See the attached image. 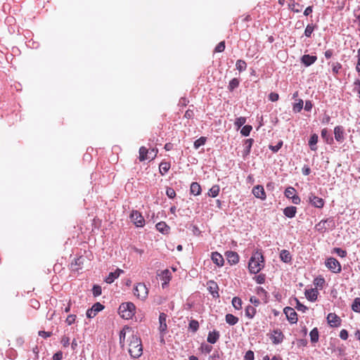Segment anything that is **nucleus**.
Returning <instances> with one entry per match:
<instances>
[{
	"label": "nucleus",
	"instance_id": "nucleus-1",
	"mask_svg": "<svg viewBox=\"0 0 360 360\" xmlns=\"http://www.w3.org/2000/svg\"><path fill=\"white\" fill-rule=\"evenodd\" d=\"M264 267V257L261 252H256L250 257L248 268L251 274H257Z\"/></svg>",
	"mask_w": 360,
	"mask_h": 360
},
{
	"label": "nucleus",
	"instance_id": "nucleus-2",
	"mask_svg": "<svg viewBox=\"0 0 360 360\" xmlns=\"http://www.w3.org/2000/svg\"><path fill=\"white\" fill-rule=\"evenodd\" d=\"M129 352L133 358H139L141 356L143 347L141 339L137 336L132 335L129 345Z\"/></svg>",
	"mask_w": 360,
	"mask_h": 360
},
{
	"label": "nucleus",
	"instance_id": "nucleus-3",
	"mask_svg": "<svg viewBox=\"0 0 360 360\" xmlns=\"http://www.w3.org/2000/svg\"><path fill=\"white\" fill-rule=\"evenodd\" d=\"M136 307L132 302H125L120 304L119 313L120 316L125 319L132 318L135 313Z\"/></svg>",
	"mask_w": 360,
	"mask_h": 360
},
{
	"label": "nucleus",
	"instance_id": "nucleus-4",
	"mask_svg": "<svg viewBox=\"0 0 360 360\" xmlns=\"http://www.w3.org/2000/svg\"><path fill=\"white\" fill-rule=\"evenodd\" d=\"M134 294L141 300H145L148 295V288L143 283H139L134 289Z\"/></svg>",
	"mask_w": 360,
	"mask_h": 360
},
{
	"label": "nucleus",
	"instance_id": "nucleus-5",
	"mask_svg": "<svg viewBox=\"0 0 360 360\" xmlns=\"http://www.w3.org/2000/svg\"><path fill=\"white\" fill-rule=\"evenodd\" d=\"M334 226V222L331 219L321 220L315 226V229L319 233H324L328 229H332Z\"/></svg>",
	"mask_w": 360,
	"mask_h": 360
},
{
	"label": "nucleus",
	"instance_id": "nucleus-6",
	"mask_svg": "<svg viewBox=\"0 0 360 360\" xmlns=\"http://www.w3.org/2000/svg\"><path fill=\"white\" fill-rule=\"evenodd\" d=\"M130 219L137 227H143L145 225V219L141 214L134 210L130 214Z\"/></svg>",
	"mask_w": 360,
	"mask_h": 360
},
{
	"label": "nucleus",
	"instance_id": "nucleus-7",
	"mask_svg": "<svg viewBox=\"0 0 360 360\" xmlns=\"http://www.w3.org/2000/svg\"><path fill=\"white\" fill-rule=\"evenodd\" d=\"M326 266L334 273H339L341 271L340 262L333 257H330L327 259L326 262Z\"/></svg>",
	"mask_w": 360,
	"mask_h": 360
},
{
	"label": "nucleus",
	"instance_id": "nucleus-8",
	"mask_svg": "<svg viewBox=\"0 0 360 360\" xmlns=\"http://www.w3.org/2000/svg\"><path fill=\"white\" fill-rule=\"evenodd\" d=\"M104 308L103 305L100 302L95 303L91 309L86 311V316L89 319L94 318L99 311L103 310Z\"/></svg>",
	"mask_w": 360,
	"mask_h": 360
},
{
	"label": "nucleus",
	"instance_id": "nucleus-9",
	"mask_svg": "<svg viewBox=\"0 0 360 360\" xmlns=\"http://www.w3.org/2000/svg\"><path fill=\"white\" fill-rule=\"evenodd\" d=\"M284 314H285L288 320L291 323H296L297 321V315L295 309L292 307H287L284 309Z\"/></svg>",
	"mask_w": 360,
	"mask_h": 360
},
{
	"label": "nucleus",
	"instance_id": "nucleus-10",
	"mask_svg": "<svg viewBox=\"0 0 360 360\" xmlns=\"http://www.w3.org/2000/svg\"><path fill=\"white\" fill-rule=\"evenodd\" d=\"M309 202L317 208H321L324 205V200L321 198L316 196L314 193L309 195Z\"/></svg>",
	"mask_w": 360,
	"mask_h": 360
},
{
	"label": "nucleus",
	"instance_id": "nucleus-11",
	"mask_svg": "<svg viewBox=\"0 0 360 360\" xmlns=\"http://www.w3.org/2000/svg\"><path fill=\"white\" fill-rule=\"evenodd\" d=\"M152 152L153 153V156H148V150L146 149V148L142 146L139 149V159L141 161L149 160V159H154V158L156 156L158 150L152 149Z\"/></svg>",
	"mask_w": 360,
	"mask_h": 360
},
{
	"label": "nucleus",
	"instance_id": "nucleus-12",
	"mask_svg": "<svg viewBox=\"0 0 360 360\" xmlns=\"http://www.w3.org/2000/svg\"><path fill=\"white\" fill-rule=\"evenodd\" d=\"M252 192L257 198L264 200L266 198L264 187L261 185L254 186Z\"/></svg>",
	"mask_w": 360,
	"mask_h": 360
},
{
	"label": "nucleus",
	"instance_id": "nucleus-13",
	"mask_svg": "<svg viewBox=\"0 0 360 360\" xmlns=\"http://www.w3.org/2000/svg\"><path fill=\"white\" fill-rule=\"evenodd\" d=\"M254 140L252 139H248L245 140L243 143V158H246L248 155H249L251 148L252 146Z\"/></svg>",
	"mask_w": 360,
	"mask_h": 360
},
{
	"label": "nucleus",
	"instance_id": "nucleus-14",
	"mask_svg": "<svg viewBox=\"0 0 360 360\" xmlns=\"http://www.w3.org/2000/svg\"><path fill=\"white\" fill-rule=\"evenodd\" d=\"M283 338H284L283 334L282 333L281 331L278 330H274V332L271 336V340H272V342L276 345H278V344L282 342L283 340Z\"/></svg>",
	"mask_w": 360,
	"mask_h": 360
},
{
	"label": "nucleus",
	"instance_id": "nucleus-15",
	"mask_svg": "<svg viewBox=\"0 0 360 360\" xmlns=\"http://www.w3.org/2000/svg\"><path fill=\"white\" fill-rule=\"evenodd\" d=\"M227 260L230 264H236L239 262V256L237 252L228 251L226 252Z\"/></svg>",
	"mask_w": 360,
	"mask_h": 360
},
{
	"label": "nucleus",
	"instance_id": "nucleus-16",
	"mask_svg": "<svg viewBox=\"0 0 360 360\" xmlns=\"http://www.w3.org/2000/svg\"><path fill=\"white\" fill-rule=\"evenodd\" d=\"M124 271L122 269H117L114 272H110L108 277L105 278V281L107 283H112L114 282V281L121 274H122Z\"/></svg>",
	"mask_w": 360,
	"mask_h": 360
},
{
	"label": "nucleus",
	"instance_id": "nucleus-17",
	"mask_svg": "<svg viewBox=\"0 0 360 360\" xmlns=\"http://www.w3.org/2000/svg\"><path fill=\"white\" fill-rule=\"evenodd\" d=\"M211 259L212 262L218 266H222L224 265V258L221 254L217 252L212 253Z\"/></svg>",
	"mask_w": 360,
	"mask_h": 360
},
{
	"label": "nucleus",
	"instance_id": "nucleus-18",
	"mask_svg": "<svg viewBox=\"0 0 360 360\" xmlns=\"http://www.w3.org/2000/svg\"><path fill=\"white\" fill-rule=\"evenodd\" d=\"M167 315L165 313H161L159 316L160 327L159 330L161 333H165L167 329L166 323Z\"/></svg>",
	"mask_w": 360,
	"mask_h": 360
},
{
	"label": "nucleus",
	"instance_id": "nucleus-19",
	"mask_svg": "<svg viewBox=\"0 0 360 360\" xmlns=\"http://www.w3.org/2000/svg\"><path fill=\"white\" fill-rule=\"evenodd\" d=\"M327 320L331 326H338L340 323V318L334 313H330L327 316Z\"/></svg>",
	"mask_w": 360,
	"mask_h": 360
},
{
	"label": "nucleus",
	"instance_id": "nucleus-20",
	"mask_svg": "<svg viewBox=\"0 0 360 360\" xmlns=\"http://www.w3.org/2000/svg\"><path fill=\"white\" fill-rule=\"evenodd\" d=\"M318 294V290L314 288L306 290L305 291L306 297L311 302H314L316 300Z\"/></svg>",
	"mask_w": 360,
	"mask_h": 360
},
{
	"label": "nucleus",
	"instance_id": "nucleus-21",
	"mask_svg": "<svg viewBox=\"0 0 360 360\" xmlns=\"http://www.w3.org/2000/svg\"><path fill=\"white\" fill-rule=\"evenodd\" d=\"M317 58L315 56H310V55H304L301 58V62L305 65V66H309L314 63L316 60Z\"/></svg>",
	"mask_w": 360,
	"mask_h": 360
},
{
	"label": "nucleus",
	"instance_id": "nucleus-22",
	"mask_svg": "<svg viewBox=\"0 0 360 360\" xmlns=\"http://www.w3.org/2000/svg\"><path fill=\"white\" fill-rule=\"evenodd\" d=\"M335 139L338 142H342L344 140V129L340 126H337L334 129Z\"/></svg>",
	"mask_w": 360,
	"mask_h": 360
},
{
	"label": "nucleus",
	"instance_id": "nucleus-23",
	"mask_svg": "<svg viewBox=\"0 0 360 360\" xmlns=\"http://www.w3.org/2000/svg\"><path fill=\"white\" fill-rule=\"evenodd\" d=\"M280 259L285 263H290L292 260V256L287 250H282L280 252Z\"/></svg>",
	"mask_w": 360,
	"mask_h": 360
},
{
	"label": "nucleus",
	"instance_id": "nucleus-24",
	"mask_svg": "<svg viewBox=\"0 0 360 360\" xmlns=\"http://www.w3.org/2000/svg\"><path fill=\"white\" fill-rule=\"evenodd\" d=\"M157 230L163 234L169 233V226L164 221L158 223L155 226Z\"/></svg>",
	"mask_w": 360,
	"mask_h": 360
},
{
	"label": "nucleus",
	"instance_id": "nucleus-25",
	"mask_svg": "<svg viewBox=\"0 0 360 360\" xmlns=\"http://www.w3.org/2000/svg\"><path fill=\"white\" fill-rule=\"evenodd\" d=\"M219 338V333L218 331L210 332L207 335V342L211 344H214Z\"/></svg>",
	"mask_w": 360,
	"mask_h": 360
},
{
	"label": "nucleus",
	"instance_id": "nucleus-26",
	"mask_svg": "<svg viewBox=\"0 0 360 360\" xmlns=\"http://www.w3.org/2000/svg\"><path fill=\"white\" fill-rule=\"evenodd\" d=\"M297 208L294 206L287 207L283 210V214L288 218H292L295 216Z\"/></svg>",
	"mask_w": 360,
	"mask_h": 360
},
{
	"label": "nucleus",
	"instance_id": "nucleus-27",
	"mask_svg": "<svg viewBox=\"0 0 360 360\" xmlns=\"http://www.w3.org/2000/svg\"><path fill=\"white\" fill-rule=\"evenodd\" d=\"M170 272L169 270L165 269L161 272L160 276L161 278L164 281V283L162 284V288H165L169 281H170Z\"/></svg>",
	"mask_w": 360,
	"mask_h": 360
},
{
	"label": "nucleus",
	"instance_id": "nucleus-28",
	"mask_svg": "<svg viewBox=\"0 0 360 360\" xmlns=\"http://www.w3.org/2000/svg\"><path fill=\"white\" fill-rule=\"evenodd\" d=\"M318 139L319 137L316 134H314L310 136V139L309 140V146L311 150H316L317 148L316 145L318 142Z\"/></svg>",
	"mask_w": 360,
	"mask_h": 360
},
{
	"label": "nucleus",
	"instance_id": "nucleus-29",
	"mask_svg": "<svg viewBox=\"0 0 360 360\" xmlns=\"http://www.w3.org/2000/svg\"><path fill=\"white\" fill-rule=\"evenodd\" d=\"M256 311L255 307L248 305L245 309V314L248 319H252L255 316Z\"/></svg>",
	"mask_w": 360,
	"mask_h": 360
},
{
	"label": "nucleus",
	"instance_id": "nucleus-30",
	"mask_svg": "<svg viewBox=\"0 0 360 360\" xmlns=\"http://www.w3.org/2000/svg\"><path fill=\"white\" fill-rule=\"evenodd\" d=\"M190 191L192 194H193L195 195H200L201 193V187H200V184L197 182H193L191 184Z\"/></svg>",
	"mask_w": 360,
	"mask_h": 360
},
{
	"label": "nucleus",
	"instance_id": "nucleus-31",
	"mask_svg": "<svg viewBox=\"0 0 360 360\" xmlns=\"http://www.w3.org/2000/svg\"><path fill=\"white\" fill-rule=\"evenodd\" d=\"M225 319H226V323L231 326L236 325L238 321V319L231 314H226Z\"/></svg>",
	"mask_w": 360,
	"mask_h": 360
},
{
	"label": "nucleus",
	"instance_id": "nucleus-32",
	"mask_svg": "<svg viewBox=\"0 0 360 360\" xmlns=\"http://www.w3.org/2000/svg\"><path fill=\"white\" fill-rule=\"evenodd\" d=\"M220 191V188L218 185H214L212 186V188L208 191V195L212 198L217 197Z\"/></svg>",
	"mask_w": 360,
	"mask_h": 360
},
{
	"label": "nucleus",
	"instance_id": "nucleus-33",
	"mask_svg": "<svg viewBox=\"0 0 360 360\" xmlns=\"http://www.w3.org/2000/svg\"><path fill=\"white\" fill-rule=\"evenodd\" d=\"M311 342L312 343L317 342L319 340V331L316 328L312 329L309 333Z\"/></svg>",
	"mask_w": 360,
	"mask_h": 360
},
{
	"label": "nucleus",
	"instance_id": "nucleus-34",
	"mask_svg": "<svg viewBox=\"0 0 360 360\" xmlns=\"http://www.w3.org/2000/svg\"><path fill=\"white\" fill-rule=\"evenodd\" d=\"M352 309L356 313H360V297H356L354 300L352 304Z\"/></svg>",
	"mask_w": 360,
	"mask_h": 360
},
{
	"label": "nucleus",
	"instance_id": "nucleus-35",
	"mask_svg": "<svg viewBox=\"0 0 360 360\" xmlns=\"http://www.w3.org/2000/svg\"><path fill=\"white\" fill-rule=\"evenodd\" d=\"M288 7L290 9H291L295 13H300L302 8V6H300L299 4L295 3V1L289 3Z\"/></svg>",
	"mask_w": 360,
	"mask_h": 360
},
{
	"label": "nucleus",
	"instance_id": "nucleus-36",
	"mask_svg": "<svg viewBox=\"0 0 360 360\" xmlns=\"http://www.w3.org/2000/svg\"><path fill=\"white\" fill-rule=\"evenodd\" d=\"M236 67L239 72H243L246 70L247 64L243 60H238L236 63Z\"/></svg>",
	"mask_w": 360,
	"mask_h": 360
},
{
	"label": "nucleus",
	"instance_id": "nucleus-37",
	"mask_svg": "<svg viewBox=\"0 0 360 360\" xmlns=\"http://www.w3.org/2000/svg\"><path fill=\"white\" fill-rule=\"evenodd\" d=\"M210 285H209V291L211 292V294L214 297V294L216 293L217 295V296H219L218 295V292L217 291V290L218 289V285L217 284L214 282V281H210Z\"/></svg>",
	"mask_w": 360,
	"mask_h": 360
},
{
	"label": "nucleus",
	"instance_id": "nucleus-38",
	"mask_svg": "<svg viewBox=\"0 0 360 360\" xmlns=\"http://www.w3.org/2000/svg\"><path fill=\"white\" fill-rule=\"evenodd\" d=\"M232 304L236 309L239 310L242 308V300L238 297H234L232 300Z\"/></svg>",
	"mask_w": 360,
	"mask_h": 360
},
{
	"label": "nucleus",
	"instance_id": "nucleus-39",
	"mask_svg": "<svg viewBox=\"0 0 360 360\" xmlns=\"http://www.w3.org/2000/svg\"><path fill=\"white\" fill-rule=\"evenodd\" d=\"M239 85V80L236 78L232 79L228 86V89L230 91L234 90L236 88H237Z\"/></svg>",
	"mask_w": 360,
	"mask_h": 360
},
{
	"label": "nucleus",
	"instance_id": "nucleus-40",
	"mask_svg": "<svg viewBox=\"0 0 360 360\" xmlns=\"http://www.w3.org/2000/svg\"><path fill=\"white\" fill-rule=\"evenodd\" d=\"M302 108L303 101L302 99H299L298 102L293 105L292 110L295 112H299L302 110Z\"/></svg>",
	"mask_w": 360,
	"mask_h": 360
},
{
	"label": "nucleus",
	"instance_id": "nucleus-41",
	"mask_svg": "<svg viewBox=\"0 0 360 360\" xmlns=\"http://www.w3.org/2000/svg\"><path fill=\"white\" fill-rule=\"evenodd\" d=\"M295 189L292 187H288L285 191V196L288 198H292L295 195Z\"/></svg>",
	"mask_w": 360,
	"mask_h": 360
},
{
	"label": "nucleus",
	"instance_id": "nucleus-42",
	"mask_svg": "<svg viewBox=\"0 0 360 360\" xmlns=\"http://www.w3.org/2000/svg\"><path fill=\"white\" fill-rule=\"evenodd\" d=\"M206 142V138L205 137H200L198 139H197L195 142H194V148L195 149H198V148H200V146L205 145Z\"/></svg>",
	"mask_w": 360,
	"mask_h": 360
},
{
	"label": "nucleus",
	"instance_id": "nucleus-43",
	"mask_svg": "<svg viewBox=\"0 0 360 360\" xmlns=\"http://www.w3.org/2000/svg\"><path fill=\"white\" fill-rule=\"evenodd\" d=\"M295 302H296L295 308L300 311L305 312L308 308L302 304L297 298L295 299Z\"/></svg>",
	"mask_w": 360,
	"mask_h": 360
},
{
	"label": "nucleus",
	"instance_id": "nucleus-44",
	"mask_svg": "<svg viewBox=\"0 0 360 360\" xmlns=\"http://www.w3.org/2000/svg\"><path fill=\"white\" fill-rule=\"evenodd\" d=\"M198 328H199V323L197 321L195 320H191L189 323V328L193 331V332H196L198 330Z\"/></svg>",
	"mask_w": 360,
	"mask_h": 360
},
{
	"label": "nucleus",
	"instance_id": "nucleus-45",
	"mask_svg": "<svg viewBox=\"0 0 360 360\" xmlns=\"http://www.w3.org/2000/svg\"><path fill=\"white\" fill-rule=\"evenodd\" d=\"M246 122V118L244 117H238L236 120V122H235V125L238 127V128H240L241 127L243 124H245V123Z\"/></svg>",
	"mask_w": 360,
	"mask_h": 360
},
{
	"label": "nucleus",
	"instance_id": "nucleus-46",
	"mask_svg": "<svg viewBox=\"0 0 360 360\" xmlns=\"http://www.w3.org/2000/svg\"><path fill=\"white\" fill-rule=\"evenodd\" d=\"M251 130L252 127L250 125H245L241 129L240 133L242 135L247 136L250 134Z\"/></svg>",
	"mask_w": 360,
	"mask_h": 360
},
{
	"label": "nucleus",
	"instance_id": "nucleus-47",
	"mask_svg": "<svg viewBox=\"0 0 360 360\" xmlns=\"http://www.w3.org/2000/svg\"><path fill=\"white\" fill-rule=\"evenodd\" d=\"M314 30V26L313 25L309 24L304 30V35L307 37H311V33Z\"/></svg>",
	"mask_w": 360,
	"mask_h": 360
},
{
	"label": "nucleus",
	"instance_id": "nucleus-48",
	"mask_svg": "<svg viewBox=\"0 0 360 360\" xmlns=\"http://www.w3.org/2000/svg\"><path fill=\"white\" fill-rule=\"evenodd\" d=\"M92 292H93V295L95 297L101 295L102 293L101 287L100 285H94Z\"/></svg>",
	"mask_w": 360,
	"mask_h": 360
},
{
	"label": "nucleus",
	"instance_id": "nucleus-49",
	"mask_svg": "<svg viewBox=\"0 0 360 360\" xmlns=\"http://www.w3.org/2000/svg\"><path fill=\"white\" fill-rule=\"evenodd\" d=\"M169 164L167 162H162L160 165V172L161 173H166L169 169Z\"/></svg>",
	"mask_w": 360,
	"mask_h": 360
},
{
	"label": "nucleus",
	"instance_id": "nucleus-50",
	"mask_svg": "<svg viewBox=\"0 0 360 360\" xmlns=\"http://www.w3.org/2000/svg\"><path fill=\"white\" fill-rule=\"evenodd\" d=\"M283 146V141H279L276 146H270L269 148L274 152H278Z\"/></svg>",
	"mask_w": 360,
	"mask_h": 360
},
{
	"label": "nucleus",
	"instance_id": "nucleus-51",
	"mask_svg": "<svg viewBox=\"0 0 360 360\" xmlns=\"http://www.w3.org/2000/svg\"><path fill=\"white\" fill-rule=\"evenodd\" d=\"M201 349H202V351L206 354H209L211 352L212 349V347L211 345H204L202 344L201 345Z\"/></svg>",
	"mask_w": 360,
	"mask_h": 360
},
{
	"label": "nucleus",
	"instance_id": "nucleus-52",
	"mask_svg": "<svg viewBox=\"0 0 360 360\" xmlns=\"http://www.w3.org/2000/svg\"><path fill=\"white\" fill-rule=\"evenodd\" d=\"M256 282L259 284H262L265 281V275L264 274H259L255 278Z\"/></svg>",
	"mask_w": 360,
	"mask_h": 360
},
{
	"label": "nucleus",
	"instance_id": "nucleus-53",
	"mask_svg": "<svg viewBox=\"0 0 360 360\" xmlns=\"http://www.w3.org/2000/svg\"><path fill=\"white\" fill-rule=\"evenodd\" d=\"M166 194L169 198H174L176 196V192L172 188H168Z\"/></svg>",
	"mask_w": 360,
	"mask_h": 360
},
{
	"label": "nucleus",
	"instance_id": "nucleus-54",
	"mask_svg": "<svg viewBox=\"0 0 360 360\" xmlns=\"http://www.w3.org/2000/svg\"><path fill=\"white\" fill-rule=\"evenodd\" d=\"M224 49H225V43H224V41H221L216 46L215 51L216 52H222V51H224Z\"/></svg>",
	"mask_w": 360,
	"mask_h": 360
},
{
	"label": "nucleus",
	"instance_id": "nucleus-55",
	"mask_svg": "<svg viewBox=\"0 0 360 360\" xmlns=\"http://www.w3.org/2000/svg\"><path fill=\"white\" fill-rule=\"evenodd\" d=\"M245 360H254L255 356L254 352L251 350H248L245 355Z\"/></svg>",
	"mask_w": 360,
	"mask_h": 360
},
{
	"label": "nucleus",
	"instance_id": "nucleus-56",
	"mask_svg": "<svg viewBox=\"0 0 360 360\" xmlns=\"http://www.w3.org/2000/svg\"><path fill=\"white\" fill-rule=\"evenodd\" d=\"M75 319H76V316L74 315V314H70L69 315L67 319H66V321L65 322L68 323V325H72L75 321Z\"/></svg>",
	"mask_w": 360,
	"mask_h": 360
},
{
	"label": "nucleus",
	"instance_id": "nucleus-57",
	"mask_svg": "<svg viewBox=\"0 0 360 360\" xmlns=\"http://www.w3.org/2000/svg\"><path fill=\"white\" fill-rule=\"evenodd\" d=\"M335 252L341 257H345L347 255V252L341 248H335Z\"/></svg>",
	"mask_w": 360,
	"mask_h": 360
},
{
	"label": "nucleus",
	"instance_id": "nucleus-58",
	"mask_svg": "<svg viewBox=\"0 0 360 360\" xmlns=\"http://www.w3.org/2000/svg\"><path fill=\"white\" fill-rule=\"evenodd\" d=\"M340 338L342 340H347L348 338V332L345 329H342L340 333Z\"/></svg>",
	"mask_w": 360,
	"mask_h": 360
},
{
	"label": "nucleus",
	"instance_id": "nucleus-59",
	"mask_svg": "<svg viewBox=\"0 0 360 360\" xmlns=\"http://www.w3.org/2000/svg\"><path fill=\"white\" fill-rule=\"evenodd\" d=\"M270 101L274 102L278 100L279 96L276 93H271L269 96Z\"/></svg>",
	"mask_w": 360,
	"mask_h": 360
},
{
	"label": "nucleus",
	"instance_id": "nucleus-60",
	"mask_svg": "<svg viewBox=\"0 0 360 360\" xmlns=\"http://www.w3.org/2000/svg\"><path fill=\"white\" fill-rule=\"evenodd\" d=\"M312 107H313V105L310 101H307L305 102L304 110L306 111H308V112L311 111Z\"/></svg>",
	"mask_w": 360,
	"mask_h": 360
},
{
	"label": "nucleus",
	"instance_id": "nucleus-61",
	"mask_svg": "<svg viewBox=\"0 0 360 360\" xmlns=\"http://www.w3.org/2000/svg\"><path fill=\"white\" fill-rule=\"evenodd\" d=\"M291 199L292 203L295 205H299L301 202L300 198L297 195H294Z\"/></svg>",
	"mask_w": 360,
	"mask_h": 360
},
{
	"label": "nucleus",
	"instance_id": "nucleus-62",
	"mask_svg": "<svg viewBox=\"0 0 360 360\" xmlns=\"http://www.w3.org/2000/svg\"><path fill=\"white\" fill-rule=\"evenodd\" d=\"M341 65L339 63H336L333 65V72L338 73L341 68Z\"/></svg>",
	"mask_w": 360,
	"mask_h": 360
},
{
	"label": "nucleus",
	"instance_id": "nucleus-63",
	"mask_svg": "<svg viewBox=\"0 0 360 360\" xmlns=\"http://www.w3.org/2000/svg\"><path fill=\"white\" fill-rule=\"evenodd\" d=\"M63 358V353L58 352L53 356V360H60Z\"/></svg>",
	"mask_w": 360,
	"mask_h": 360
},
{
	"label": "nucleus",
	"instance_id": "nucleus-64",
	"mask_svg": "<svg viewBox=\"0 0 360 360\" xmlns=\"http://www.w3.org/2000/svg\"><path fill=\"white\" fill-rule=\"evenodd\" d=\"M354 90L360 95V80H356L354 82Z\"/></svg>",
	"mask_w": 360,
	"mask_h": 360
}]
</instances>
